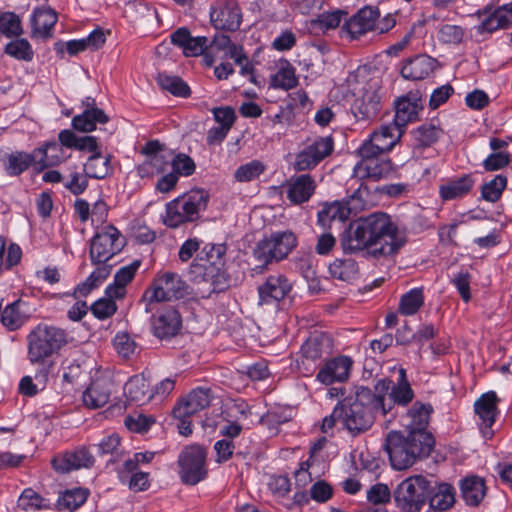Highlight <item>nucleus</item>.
<instances>
[{"instance_id":"obj_1","label":"nucleus","mask_w":512,"mask_h":512,"mask_svg":"<svg viewBox=\"0 0 512 512\" xmlns=\"http://www.w3.org/2000/svg\"><path fill=\"white\" fill-rule=\"evenodd\" d=\"M406 234L384 212L371 213L360 218L342 237L341 246L346 253L364 249L375 258L396 254L406 243Z\"/></svg>"},{"instance_id":"obj_2","label":"nucleus","mask_w":512,"mask_h":512,"mask_svg":"<svg viewBox=\"0 0 512 512\" xmlns=\"http://www.w3.org/2000/svg\"><path fill=\"white\" fill-rule=\"evenodd\" d=\"M339 408L342 425L353 435L368 430L378 415L386 416L392 411L390 403L365 387L358 388L353 396L344 399Z\"/></svg>"},{"instance_id":"obj_3","label":"nucleus","mask_w":512,"mask_h":512,"mask_svg":"<svg viewBox=\"0 0 512 512\" xmlns=\"http://www.w3.org/2000/svg\"><path fill=\"white\" fill-rule=\"evenodd\" d=\"M26 341L29 362L42 366L35 378L44 386L53 366L52 363L46 364V362L66 345L67 335L58 327L39 324L28 333Z\"/></svg>"},{"instance_id":"obj_4","label":"nucleus","mask_w":512,"mask_h":512,"mask_svg":"<svg viewBox=\"0 0 512 512\" xmlns=\"http://www.w3.org/2000/svg\"><path fill=\"white\" fill-rule=\"evenodd\" d=\"M434 439L429 432L392 431L385 442V450L389 455L391 466L395 470L411 467L419 458L428 456L433 448Z\"/></svg>"},{"instance_id":"obj_5","label":"nucleus","mask_w":512,"mask_h":512,"mask_svg":"<svg viewBox=\"0 0 512 512\" xmlns=\"http://www.w3.org/2000/svg\"><path fill=\"white\" fill-rule=\"evenodd\" d=\"M348 86L355 96L352 112L359 120L375 118L381 109V81L378 77L367 78L364 68L357 69L347 77Z\"/></svg>"},{"instance_id":"obj_6","label":"nucleus","mask_w":512,"mask_h":512,"mask_svg":"<svg viewBox=\"0 0 512 512\" xmlns=\"http://www.w3.org/2000/svg\"><path fill=\"white\" fill-rule=\"evenodd\" d=\"M208 194L201 189L191 190L166 204L164 224L177 228L187 222L196 221L200 212L206 209Z\"/></svg>"},{"instance_id":"obj_7","label":"nucleus","mask_w":512,"mask_h":512,"mask_svg":"<svg viewBox=\"0 0 512 512\" xmlns=\"http://www.w3.org/2000/svg\"><path fill=\"white\" fill-rule=\"evenodd\" d=\"M187 288V284L177 273L169 271L159 273L144 292L141 303L144 304L145 312L150 313L154 303L183 298L187 294Z\"/></svg>"},{"instance_id":"obj_8","label":"nucleus","mask_w":512,"mask_h":512,"mask_svg":"<svg viewBox=\"0 0 512 512\" xmlns=\"http://www.w3.org/2000/svg\"><path fill=\"white\" fill-rule=\"evenodd\" d=\"M431 481L422 475L403 480L394 491L396 506L403 512H420L429 497Z\"/></svg>"},{"instance_id":"obj_9","label":"nucleus","mask_w":512,"mask_h":512,"mask_svg":"<svg viewBox=\"0 0 512 512\" xmlns=\"http://www.w3.org/2000/svg\"><path fill=\"white\" fill-rule=\"evenodd\" d=\"M360 161L354 166L353 175L359 179L379 181L392 176L396 169L392 161L377 153L365 149L357 150Z\"/></svg>"},{"instance_id":"obj_10","label":"nucleus","mask_w":512,"mask_h":512,"mask_svg":"<svg viewBox=\"0 0 512 512\" xmlns=\"http://www.w3.org/2000/svg\"><path fill=\"white\" fill-rule=\"evenodd\" d=\"M125 240L120 231L107 225L99 229L90 243V258L93 264L109 261L124 247Z\"/></svg>"},{"instance_id":"obj_11","label":"nucleus","mask_w":512,"mask_h":512,"mask_svg":"<svg viewBox=\"0 0 512 512\" xmlns=\"http://www.w3.org/2000/svg\"><path fill=\"white\" fill-rule=\"evenodd\" d=\"M206 452L199 445L186 447L179 456L180 478L188 485H195L206 476Z\"/></svg>"},{"instance_id":"obj_12","label":"nucleus","mask_w":512,"mask_h":512,"mask_svg":"<svg viewBox=\"0 0 512 512\" xmlns=\"http://www.w3.org/2000/svg\"><path fill=\"white\" fill-rule=\"evenodd\" d=\"M376 391L381 395L386 403H390L392 408L394 405L406 406L414 398V392L407 381L406 371L401 368L399 370V379L396 384H392L391 380L382 379L376 384Z\"/></svg>"},{"instance_id":"obj_13","label":"nucleus","mask_w":512,"mask_h":512,"mask_svg":"<svg viewBox=\"0 0 512 512\" xmlns=\"http://www.w3.org/2000/svg\"><path fill=\"white\" fill-rule=\"evenodd\" d=\"M394 107L393 122L404 131L409 123L419 120V115L424 108L420 91H410L406 95L398 97L394 102Z\"/></svg>"},{"instance_id":"obj_14","label":"nucleus","mask_w":512,"mask_h":512,"mask_svg":"<svg viewBox=\"0 0 512 512\" xmlns=\"http://www.w3.org/2000/svg\"><path fill=\"white\" fill-rule=\"evenodd\" d=\"M403 133L404 131L394 122L382 125L362 143L359 149L366 148L369 151L385 154L393 149Z\"/></svg>"},{"instance_id":"obj_15","label":"nucleus","mask_w":512,"mask_h":512,"mask_svg":"<svg viewBox=\"0 0 512 512\" xmlns=\"http://www.w3.org/2000/svg\"><path fill=\"white\" fill-rule=\"evenodd\" d=\"M210 17L215 28L235 31L241 24L242 14L235 0H218Z\"/></svg>"},{"instance_id":"obj_16","label":"nucleus","mask_w":512,"mask_h":512,"mask_svg":"<svg viewBox=\"0 0 512 512\" xmlns=\"http://www.w3.org/2000/svg\"><path fill=\"white\" fill-rule=\"evenodd\" d=\"M291 289L292 283L285 275H271L258 287V304L260 306L277 304L288 296Z\"/></svg>"},{"instance_id":"obj_17","label":"nucleus","mask_w":512,"mask_h":512,"mask_svg":"<svg viewBox=\"0 0 512 512\" xmlns=\"http://www.w3.org/2000/svg\"><path fill=\"white\" fill-rule=\"evenodd\" d=\"M379 16L380 13L377 8L371 6L364 7L344 23L342 30L351 39H355L369 31L375 30L376 21H378Z\"/></svg>"},{"instance_id":"obj_18","label":"nucleus","mask_w":512,"mask_h":512,"mask_svg":"<svg viewBox=\"0 0 512 512\" xmlns=\"http://www.w3.org/2000/svg\"><path fill=\"white\" fill-rule=\"evenodd\" d=\"M353 361L348 356H338L324 363L319 370L316 380L325 385L344 382L349 378Z\"/></svg>"},{"instance_id":"obj_19","label":"nucleus","mask_w":512,"mask_h":512,"mask_svg":"<svg viewBox=\"0 0 512 512\" xmlns=\"http://www.w3.org/2000/svg\"><path fill=\"white\" fill-rule=\"evenodd\" d=\"M210 49L211 51L222 52L221 59H233L235 64L240 66L243 75L251 73L252 65L244 54L242 47L231 43L227 35H216L210 43Z\"/></svg>"},{"instance_id":"obj_20","label":"nucleus","mask_w":512,"mask_h":512,"mask_svg":"<svg viewBox=\"0 0 512 512\" xmlns=\"http://www.w3.org/2000/svg\"><path fill=\"white\" fill-rule=\"evenodd\" d=\"M93 463L94 458L85 447L59 454L51 460L53 468L59 473H69L72 470L89 468Z\"/></svg>"},{"instance_id":"obj_21","label":"nucleus","mask_w":512,"mask_h":512,"mask_svg":"<svg viewBox=\"0 0 512 512\" xmlns=\"http://www.w3.org/2000/svg\"><path fill=\"white\" fill-rule=\"evenodd\" d=\"M211 390L197 388L192 390L173 409L174 417H191L197 412L207 408L211 403Z\"/></svg>"},{"instance_id":"obj_22","label":"nucleus","mask_w":512,"mask_h":512,"mask_svg":"<svg viewBox=\"0 0 512 512\" xmlns=\"http://www.w3.org/2000/svg\"><path fill=\"white\" fill-rule=\"evenodd\" d=\"M181 316L174 308H166L152 320V332L159 339H169L176 336L181 328Z\"/></svg>"},{"instance_id":"obj_23","label":"nucleus","mask_w":512,"mask_h":512,"mask_svg":"<svg viewBox=\"0 0 512 512\" xmlns=\"http://www.w3.org/2000/svg\"><path fill=\"white\" fill-rule=\"evenodd\" d=\"M286 195L290 202L299 205L309 201L316 189V182L309 174L290 177L286 184Z\"/></svg>"},{"instance_id":"obj_24","label":"nucleus","mask_w":512,"mask_h":512,"mask_svg":"<svg viewBox=\"0 0 512 512\" xmlns=\"http://www.w3.org/2000/svg\"><path fill=\"white\" fill-rule=\"evenodd\" d=\"M113 391V381L110 377L94 379L83 393V403L86 407L97 409L106 405Z\"/></svg>"},{"instance_id":"obj_25","label":"nucleus","mask_w":512,"mask_h":512,"mask_svg":"<svg viewBox=\"0 0 512 512\" xmlns=\"http://www.w3.org/2000/svg\"><path fill=\"white\" fill-rule=\"evenodd\" d=\"M497 401L498 398L495 392H487L483 394L476 402H475V412L479 416L481 425L483 426L482 433L483 436L489 438L492 436V431L490 428L495 422V417L497 413Z\"/></svg>"},{"instance_id":"obj_26","label":"nucleus","mask_w":512,"mask_h":512,"mask_svg":"<svg viewBox=\"0 0 512 512\" xmlns=\"http://www.w3.org/2000/svg\"><path fill=\"white\" fill-rule=\"evenodd\" d=\"M171 42L182 49L187 57L201 55L208 45V38L204 36L192 37L189 30L179 28L171 34Z\"/></svg>"},{"instance_id":"obj_27","label":"nucleus","mask_w":512,"mask_h":512,"mask_svg":"<svg viewBox=\"0 0 512 512\" xmlns=\"http://www.w3.org/2000/svg\"><path fill=\"white\" fill-rule=\"evenodd\" d=\"M126 400L136 405H143L154 398L148 379L144 374L132 376L124 386Z\"/></svg>"},{"instance_id":"obj_28","label":"nucleus","mask_w":512,"mask_h":512,"mask_svg":"<svg viewBox=\"0 0 512 512\" xmlns=\"http://www.w3.org/2000/svg\"><path fill=\"white\" fill-rule=\"evenodd\" d=\"M301 352L303 365L308 361H317L332 352V340L323 333L312 335L302 345Z\"/></svg>"},{"instance_id":"obj_29","label":"nucleus","mask_w":512,"mask_h":512,"mask_svg":"<svg viewBox=\"0 0 512 512\" xmlns=\"http://www.w3.org/2000/svg\"><path fill=\"white\" fill-rule=\"evenodd\" d=\"M433 408L430 404L415 402L407 411L405 424L407 432H428L426 427L429 423L430 415Z\"/></svg>"},{"instance_id":"obj_30","label":"nucleus","mask_w":512,"mask_h":512,"mask_svg":"<svg viewBox=\"0 0 512 512\" xmlns=\"http://www.w3.org/2000/svg\"><path fill=\"white\" fill-rule=\"evenodd\" d=\"M435 68V60L427 55H419L405 63L401 74L405 79L421 80L428 77Z\"/></svg>"},{"instance_id":"obj_31","label":"nucleus","mask_w":512,"mask_h":512,"mask_svg":"<svg viewBox=\"0 0 512 512\" xmlns=\"http://www.w3.org/2000/svg\"><path fill=\"white\" fill-rule=\"evenodd\" d=\"M57 22L56 13L47 7L37 8L31 17L32 35L38 38L50 36V32Z\"/></svg>"},{"instance_id":"obj_32","label":"nucleus","mask_w":512,"mask_h":512,"mask_svg":"<svg viewBox=\"0 0 512 512\" xmlns=\"http://www.w3.org/2000/svg\"><path fill=\"white\" fill-rule=\"evenodd\" d=\"M140 266L139 261L124 266L115 274L114 283L106 288V295L110 298H123L126 292V285L134 278Z\"/></svg>"},{"instance_id":"obj_33","label":"nucleus","mask_w":512,"mask_h":512,"mask_svg":"<svg viewBox=\"0 0 512 512\" xmlns=\"http://www.w3.org/2000/svg\"><path fill=\"white\" fill-rule=\"evenodd\" d=\"M429 494L430 507L435 511H446L454 504V489L448 483H441L433 486Z\"/></svg>"},{"instance_id":"obj_34","label":"nucleus","mask_w":512,"mask_h":512,"mask_svg":"<svg viewBox=\"0 0 512 512\" xmlns=\"http://www.w3.org/2000/svg\"><path fill=\"white\" fill-rule=\"evenodd\" d=\"M461 494L470 506H477L486 494L484 480L477 476H470L461 482Z\"/></svg>"},{"instance_id":"obj_35","label":"nucleus","mask_w":512,"mask_h":512,"mask_svg":"<svg viewBox=\"0 0 512 512\" xmlns=\"http://www.w3.org/2000/svg\"><path fill=\"white\" fill-rule=\"evenodd\" d=\"M474 185V180L470 175H463L458 179L448 181L439 188L440 196L443 200H453L461 198L468 194Z\"/></svg>"},{"instance_id":"obj_36","label":"nucleus","mask_w":512,"mask_h":512,"mask_svg":"<svg viewBox=\"0 0 512 512\" xmlns=\"http://www.w3.org/2000/svg\"><path fill=\"white\" fill-rule=\"evenodd\" d=\"M108 116L103 110L93 108L85 110L82 114L75 116L72 119L74 129L81 132H91L96 128V123H106Z\"/></svg>"},{"instance_id":"obj_37","label":"nucleus","mask_w":512,"mask_h":512,"mask_svg":"<svg viewBox=\"0 0 512 512\" xmlns=\"http://www.w3.org/2000/svg\"><path fill=\"white\" fill-rule=\"evenodd\" d=\"M512 24V3L503 5L496 9L481 23V30L493 32L497 29H504Z\"/></svg>"},{"instance_id":"obj_38","label":"nucleus","mask_w":512,"mask_h":512,"mask_svg":"<svg viewBox=\"0 0 512 512\" xmlns=\"http://www.w3.org/2000/svg\"><path fill=\"white\" fill-rule=\"evenodd\" d=\"M84 171L90 178L104 179L113 171L110 156H103L100 152H95L84 164Z\"/></svg>"},{"instance_id":"obj_39","label":"nucleus","mask_w":512,"mask_h":512,"mask_svg":"<svg viewBox=\"0 0 512 512\" xmlns=\"http://www.w3.org/2000/svg\"><path fill=\"white\" fill-rule=\"evenodd\" d=\"M351 209L344 202L335 201L327 203L318 212V222L322 226L328 225L331 221L344 222L349 218Z\"/></svg>"},{"instance_id":"obj_40","label":"nucleus","mask_w":512,"mask_h":512,"mask_svg":"<svg viewBox=\"0 0 512 512\" xmlns=\"http://www.w3.org/2000/svg\"><path fill=\"white\" fill-rule=\"evenodd\" d=\"M329 273L333 278L350 282L358 275V266L354 259H335L329 265Z\"/></svg>"},{"instance_id":"obj_41","label":"nucleus","mask_w":512,"mask_h":512,"mask_svg":"<svg viewBox=\"0 0 512 512\" xmlns=\"http://www.w3.org/2000/svg\"><path fill=\"white\" fill-rule=\"evenodd\" d=\"M98 266L83 283L79 284L75 293L79 296H86L92 289L98 287L111 273L112 266L106 262L97 263Z\"/></svg>"},{"instance_id":"obj_42","label":"nucleus","mask_w":512,"mask_h":512,"mask_svg":"<svg viewBox=\"0 0 512 512\" xmlns=\"http://www.w3.org/2000/svg\"><path fill=\"white\" fill-rule=\"evenodd\" d=\"M35 160L34 153L14 152L7 156L4 168L8 175L17 176L26 171Z\"/></svg>"},{"instance_id":"obj_43","label":"nucleus","mask_w":512,"mask_h":512,"mask_svg":"<svg viewBox=\"0 0 512 512\" xmlns=\"http://www.w3.org/2000/svg\"><path fill=\"white\" fill-rule=\"evenodd\" d=\"M424 305V294L422 288H414L401 296L399 312L405 316L416 314Z\"/></svg>"},{"instance_id":"obj_44","label":"nucleus","mask_w":512,"mask_h":512,"mask_svg":"<svg viewBox=\"0 0 512 512\" xmlns=\"http://www.w3.org/2000/svg\"><path fill=\"white\" fill-rule=\"evenodd\" d=\"M253 253L255 258L265 265L270 264L273 261L277 262L284 259L283 256H279L278 248L270 237L260 240Z\"/></svg>"},{"instance_id":"obj_45","label":"nucleus","mask_w":512,"mask_h":512,"mask_svg":"<svg viewBox=\"0 0 512 512\" xmlns=\"http://www.w3.org/2000/svg\"><path fill=\"white\" fill-rule=\"evenodd\" d=\"M412 134L417 146L429 147L438 141L442 135V130L434 124H423L415 129Z\"/></svg>"},{"instance_id":"obj_46","label":"nucleus","mask_w":512,"mask_h":512,"mask_svg":"<svg viewBox=\"0 0 512 512\" xmlns=\"http://www.w3.org/2000/svg\"><path fill=\"white\" fill-rule=\"evenodd\" d=\"M87 496V491L81 488L66 490L59 496L57 507L59 510H75L86 501Z\"/></svg>"},{"instance_id":"obj_47","label":"nucleus","mask_w":512,"mask_h":512,"mask_svg":"<svg viewBox=\"0 0 512 512\" xmlns=\"http://www.w3.org/2000/svg\"><path fill=\"white\" fill-rule=\"evenodd\" d=\"M36 158L41 155L39 164L42 167L54 166L59 164L63 158V148L56 142L48 143L44 148H40L34 151Z\"/></svg>"},{"instance_id":"obj_48","label":"nucleus","mask_w":512,"mask_h":512,"mask_svg":"<svg viewBox=\"0 0 512 512\" xmlns=\"http://www.w3.org/2000/svg\"><path fill=\"white\" fill-rule=\"evenodd\" d=\"M157 82L164 90L178 97H187L190 94L188 85L179 77L160 73Z\"/></svg>"},{"instance_id":"obj_49","label":"nucleus","mask_w":512,"mask_h":512,"mask_svg":"<svg viewBox=\"0 0 512 512\" xmlns=\"http://www.w3.org/2000/svg\"><path fill=\"white\" fill-rule=\"evenodd\" d=\"M25 321V315L19 310V302L6 306L1 314L2 324L10 331L19 329Z\"/></svg>"},{"instance_id":"obj_50","label":"nucleus","mask_w":512,"mask_h":512,"mask_svg":"<svg viewBox=\"0 0 512 512\" xmlns=\"http://www.w3.org/2000/svg\"><path fill=\"white\" fill-rule=\"evenodd\" d=\"M265 171V165L259 160H252L239 166L234 172L238 182H250L257 179Z\"/></svg>"},{"instance_id":"obj_51","label":"nucleus","mask_w":512,"mask_h":512,"mask_svg":"<svg viewBox=\"0 0 512 512\" xmlns=\"http://www.w3.org/2000/svg\"><path fill=\"white\" fill-rule=\"evenodd\" d=\"M167 163L168 161L164 154L149 156L137 167V171L141 178L150 177L162 172Z\"/></svg>"},{"instance_id":"obj_52","label":"nucleus","mask_w":512,"mask_h":512,"mask_svg":"<svg viewBox=\"0 0 512 512\" xmlns=\"http://www.w3.org/2000/svg\"><path fill=\"white\" fill-rule=\"evenodd\" d=\"M270 239L278 248L279 256L286 258L288 254L296 247V236L290 231L272 233Z\"/></svg>"},{"instance_id":"obj_53","label":"nucleus","mask_w":512,"mask_h":512,"mask_svg":"<svg viewBox=\"0 0 512 512\" xmlns=\"http://www.w3.org/2000/svg\"><path fill=\"white\" fill-rule=\"evenodd\" d=\"M309 152L314 155L320 163L323 159L329 156L334 149V142L332 137H318L311 143L305 146Z\"/></svg>"},{"instance_id":"obj_54","label":"nucleus","mask_w":512,"mask_h":512,"mask_svg":"<svg viewBox=\"0 0 512 512\" xmlns=\"http://www.w3.org/2000/svg\"><path fill=\"white\" fill-rule=\"evenodd\" d=\"M507 185V178L501 174L482 186V197L489 201H497Z\"/></svg>"},{"instance_id":"obj_55","label":"nucleus","mask_w":512,"mask_h":512,"mask_svg":"<svg viewBox=\"0 0 512 512\" xmlns=\"http://www.w3.org/2000/svg\"><path fill=\"white\" fill-rule=\"evenodd\" d=\"M5 52L18 60L30 61L33 58L31 45L25 39H16L9 42L5 47Z\"/></svg>"},{"instance_id":"obj_56","label":"nucleus","mask_w":512,"mask_h":512,"mask_svg":"<svg viewBox=\"0 0 512 512\" xmlns=\"http://www.w3.org/2000/svg\"><path fill=\"white\" fill-rule=\"evenodd\" d=\"M464 35V29L454 24H443L437 32L438 40L445 44H459L462 42Z\"/></svg>"},{"instance_id":"obj_57","label":"nucleus","mask_w":512,"mask_h":512,"mask_svg":"<svg viewBox=\"0 0 512 512\" xmlns=\"http://www.w3.org/2000/svg\"><path fill=\"white\" fill-rule=\"evenodd\" d=\"M0 33L6 37L19 36L22 33L20 18L11 12L0 16Z\"/></svg>"},{"instance_id":"obj_58","label":"nucleus","mask_w":512,"mask_h":512,"mask_svg":"<svg viewBox=\"0 0 512 512\" xmlns=\"http://www.w3.org/2000/svg\"><path fill=\"white\" fill-rule=\"evenodd\" d=\"M113 345L117 353L123 358H130L136 352V343L128 333L121 332L116 334Z\"/></svg>"},{"instance_id":"obj_59","label":"nucleus","mask_w":512,"mask_h":512,"mask_svg":"<svg viewBox=\"0 0 512 512\" xmlns=\"http://www.w3.org/2000/svg\"><path fill=\"white\" fill-rule=\"evenodd\" d=\"M115 298H101L97 300L92 306H91V312L93 315L100 319L105 320L107 318H110L113 316L117 310V305L114 301Z\"/></svg>"},{"instance_id":"obj_60","label":"nucleus","mask_w":512,"mask_h":512,"mask_svg":"<svg viewBox=\"0 0 512 512\" xmlns=\"http://www.w3.org/2000/svg\"><path fill=\"white\" fill-rule=\"evenodd\" d=\"M310 498L317 503H325L333 496V489L324 480L316 481L310 488Z\"/></svg>"},{"instance_id":"obj_61","label":"nucleus","mask_w":512,"mask_h":512,"mask_svg":"<svg viewBox=\"0 0 512 512\" xmlns=\"http://www.w3.org/2000/svg\"><path fill=\"white\" fill-rule=\"evenodd\" d=\"M391 498V493L387 485L378 483L370 487L367 491V499L374 505H381L388 503Z\"/></svg>"},{"instance_id":"obj_62","label":"nucleus","mask_w":512,"mask_h":512,"mask_svg":"<svg viewBox=\"0 0 512 512\" xmlns=\"http://www.w3.org/2000/svg\"><path fill=\"white\" fill-rule=\"evenodd\" d=\"M318 164L319 162L317 161L316 157L312 155L305 147L299 153H297L293 163V168L298 172L307 171L312 170Z\"/></svg>"},{"instance_id":"obj_63","label":"nucleus","mask_w":512,"mask_h":512,"mask_svg":"<svg viewBox=\"0 0 512 512\" xmlns=\"http://www.w3.org/2000/svg\"><path fill=\"white\" fill-rule=\"evenodd\" d=\"M510 162L507 152L498 151L489 155L483 162V166L487 171H496L506 167Z\"/></svg>"},{"instance_id":"obj_64","label":"nucleus","mask_w":512,"mask_h":512,"mask_svg":"<svg viewBox=\"0 0 512 512\" xmlns=\"http://www.w3.org/2000/svg\"><path fill=\"white\" fill-rule=\"evenodd\" d=\"M172 167L178 174L189 176L195 171L194 161L185 154L177 155L172 161Z\"/></svg>"}]
</instances>
